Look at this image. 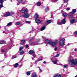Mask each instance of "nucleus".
Listing matches in <instances>:
<instances>
[{
	"label": "nucleus",
	"instance_id": "26",
	"mask_svg": "<svg viewBox=\"0 0 77 77\" xmlns=\"http://www.w3.org/2000/svg\"><path fill=\"white\" fill-rule=\"evenodd\" d=\"M37 5L38 6H41V2H37Z\"/></svg>",
	"mask_w": 77,
	"mask_h": 77
},
{
	"label": "nucleus",
	"instance_id": "7",
	"mask_svg": "<svg viewBox=\"0 0 77 77\" xmlns=\"http://www.w3.org/2000/svg\"><path fill=\"white\" fill-rule=\"evenodd\" d=\"M35 21L36 23L37 24H40L41 22H42V21L40 20L39 19H36L35 20Z\"/></svg>",
	"mask_w": 77,
	"mask_h": 77
},
{
	"label": "nucleus",
	"instance_id": "32",
	"mask_svg": "<svg viewBox=\"0 0 77 77\" xmlns=\"http://www.w3.org/2000/svg\"><path fill=\"white\" fill-rule=\"evenodd\" d=\"M3 5H0V10H1V9H2V8H3Z\"/></svg>",
	"mask_w": 77,
	"mask_h": 77
},
{
	"label": "nucleus",
	"instance_id": "40",
	"mask_svg": "<svg viewBox=\"0 0 77 77\" xmlns=\"http://www.w3.org/2000/svg\"><path fill=\"white\" fill-rule=\"evenodd\" d=\"M59 55H60L59 54H58L57 55H55V57H59Z\"/></svg>",
	"mask_w": 77,
	"mask_h": 77
},
{
	"label": "nucleus",
	"instance_id": "20",
	"mask_svg": "<svg viewBox=\"0 0 77 77\" xmlns=\"http://www.w3.org/2000/svg\"><path fill=\"white\" fill-rule=\"evenodd\" d=\"M5 42L4 40H2L0 42V44H5Z\"/></svg>",
	"mask_w": 77,
	"mask_h": 77
},
{
	"label": "nucleus",
	"instance_id": "38",
	"mask_svg": "<svg viewBox=\"0 0 77 77\" xmlns=\"http://www.w3.org/2000/svg\"><path fill=\"white\" fill-rule=\"evenodd\" d=\"M57 48L56 46L55 47V48H54V50L55 51H57Z\"/></svg>",
	"mask_w": 77,
	"mask_h": 77
},
{
	"label": "nucleus",
	"instance_id": "29",
	"mask_svg": "<svg viewBox=\"0 0 77 77\" xmlns=\"http://www.w3.org/2000/svg\"><path fill=\"white\" fill-rule=\"evenodd\" d=\"M67 66H68V64L65 65H63V67L64 68H66V67H67Z\"/></svg>",
	"mask_w": 77,
	"mask_h": 77
},
{
	"label": "nucleus",
	"instance_id": "16",
	"mask_svg": "<svg viewBox=\"0 0 77 77\" xmlns=\"http://www.w3.org/2000/svg\"><path fill=\"white\" fill-rule=\"evenodd\" d=\"M35 53V52L33 51L30 50L29 52V54H33Z\"/></svg>",
	"mask_w": 77,
	"mask_h": 77
},
{
	"label": "nucleus",
	"instance_id": "59",
	"mask_svg": "<svg viewBox=\"0 0 77 77\" xmlns=\"http://www.w3.org/2000/svg\"><path fill=\"white\" fill-rule=\"evenodd\" d=\"M4 56H6V54H4Z\"/></svg>",
	"mask_w": 77,
	"mask_h": 77
},
{
	"label": "nucleus",
	"instance_id": "8",
	"mask_svg": "<svg viewBox=\"0 0 77 77\" xmlns=\"http://www.w3.org/2000/svg\"><path fill=\"white\" fill-rule=\"evenodd\" d=\"M69 15L68 16V18H72L73 17V15L72 14H70V13H69Z\"/></svg>",
	"mask_w": 77,
	"mask_h": 77
},
{
	"label": "nucleus",
	"instance_id": "9",
	"mask_svg": "<svg viewBox=\"0 0 77 77\" xmlns=\"http://www.w3.org/2000/svg\"><path fill=\"white\" fill-rule=\"evenodd\" d=\"M76 9H73L72 10V12H70V14H74L76 12Z\"/></svg>",
	"mask_w": 77,
	"mask_h": 77
},
{
	"label": "nucleus",
	"instance_id": "51",
	"mask_svg": "<svg viewBox=\"0 0 77 77\" xmlns=\"http://www.w3.org/2000/svg\"><path fill=\"white\" fill-rule=\"evenodd\" d=\"M3 33H6V32H5V31H3Z\"/></svg>",
	"mask_w": 77,
	"mask_h": 77
},
{
	"label": "nucleus",
	"instance_id": "33",
	"mask_svg": "<svg viewBox=\"0 0 77 77\" xmlns=\"http://www.w3.org/2000/svg\"><path fill=\"white\" fill-rule=\"evenodd\" d=\"M74 20L73 19L72 20L70 21L71 23H74Z\"/></svg>",
	"mask_w": 77,
	"mask_h": 77
},
{
	"label": "nucleus",
	"instance_id": "34",
	"mask_svg": "<svg viewBox=\"0 0 77 77\" xmlns=\"http://www.w3.org/2000/svg\"><path fill=\"white\" fill-rule=\"evenodd\" d=\"M23 49V47H20L19 48L20 51H21V50H22Z\"/></svg>",
	"mask_w": 77,
	"mask_h": 77
},
{
	"label": "nucleus",
	"instance_id": "4",
	"mask_svg": "<svg viewBox=\"0 0 77 77\" xmlns=\"http://www.w3.org/2000/svg\"><path fill=\"white\" fill-rule=\"evenodd\" d=\"M60 46L61 47V46H63L64 45V40L63 39H61L60 41Z\"/></svg>",
	"mask_w": 77,
	"mask_h": 77
},
{
	"label": "nucleus",
	"instance_id": "61",
	"mask_svg": "<svg viewBox=\"0 0 77 77\" xmlns=\"http://www.w3.org/2000/svg\"><path fill=\"white\" fill-rule=\"evenodd\" d=\"M1 27H1V26H0V28H1Z\"/></svg>",
	"mask_w": 77,
	"mask_h": 77
},
{
	"label": "nucleus",
	"instance_id": "5",
	"mask_svg": "<svg viewBox=\"0 0 77 77\" xmlns=\"http://www.w3.org/2000/svg\"><path fill=\"white\" fill-rule=\"evenodd\" d=\"M20 12L22 13H27L28 12V10L27 9H24V8H22L20 11Z\"/></svg>",
	"mask_w": 77,
	"mask_h": 77
},
{
	"label": "nucleus",
	"instance_id": "30",
	"mask_svg": "<svg viewBox=\"0 0 77 77\" xmlns=\"http://www.w3.org/2000/svg\"><path fill=\"white\" fill-rule=\"evenodd\" d=\"M48 11H49V8H48V7H47L45 9V12H47Z\"/></svg>",
	"mask_w": 77,
	"mask_h": 77
},
{
	"label": "nucleus",
	"instance_id": "10",
	"mask_svg": "<svg viewBox=\"0 0 77 77\" xmlns=\"http://www.w3.org/2000/svg\"><path fill=\"white\" fill-rule=\"evenodd\" d=\"M31 77H37V75L35 72H33L31 75Z\"/></svg>",
	"mask_w": 77,
	"mask_h": 77
},
{
	"label": "nucleus",
	"instance_id": "54",
	"mask_svg": "<svg viewBox=\"0 0 77 77\" xmlns=\"http://www.w3.org/2000/svg\"><path fill=\"white\" fill-rule=\"evenodd\" d=\"M59 65H62V64H60Z\"/></svg>",
	"mask_w": 77,
	"mask_h": 77
},
{
	"label": "nucleus",
	"instance_id": "28",
	"mask_svg": "<svg viewBox=\"0 0 77 77\" xmlns=\"http://www.w3.org/2000/svg\"><path fill=\"white\" fill-rule=\"evenodd\" d=\"M26 74L27 75H30V72L28 71L26 72Z\"/></svg>",
	"mask_w": 77,
	"mask_h": 77
},
{
	"label": "nucleus",
	"instance_id": "45",
	"mask_svg": "<svg viewBox=\"0 0 77 77\" xmlns=\"http://www.w3.org/2000/svg\"><path fill=\"white\" fill-rule=\"evenodd\" d=\"M26 48H28L29 47V45H26Z\"/></svg>",
	"mask_w": 77,
	"mask_h": 77
},
{
	"label": "nucleus",
	"instance_id": "52",
	"mask_svg": "<svg viewBox=\"0 0 77 77\" xmlns=\"http://www.w3.org/2000/svg\"><path fill=\"white\" fill-rule=\"evenodd\" d=\"M46 63V62H45V61H44V62H43V63Z\"/></svg>",
	"mask_w": 77,
	"mask_h": 77
},
{
	"label": "nucleus",
	"instance_id": "37",
	"mask_svg": "<svg viewBox=\"0 0 77 77\" xmlns=\"http://www.w3.org/2000/svg\"><path fill=\"white\" fill-rule=\"evenodd\" d=\"M15 24V25H17V26H18V25L19 24H20V22H16Z\"/></svg>",
	"mask_w": 77,
	"mask_h": 77
},
{
	"label": "nucleus",
	"instance_id": "48",
	"mask_svg": "<svg viewBox=\"0 0 77 77\" xmlns=\"http://www.w3.org/2000/svg\"><path fill=\"white\" fill-rule=\"evenodd\" d=\"M39 62L38 61V60H37L36 61H35V63H36L37 62Z\"/></svg>",
	"mask_w": 77,
	"mask_h": 77
},
{
	"label": "nucleus",
	"instance_id": "63",
	"mask_svg": "<svg viewBox=\"0 0 77 77\" xmlns=\"http://www.w3.org/2000/svg\"><path fill=\"white\" fill-rule=\"evenodd\" d=\"M32 60H33V59H32Z\"/></svg>",
	"mask_w": 77,
	"mask_h": 77
},
{
	"label": "nucleus",
	"instance_id": "24",
	"mask_svg": "<svg viewBox=\"0 0 77 77\" xmlns=\"http://www.w3.org/2000/svg\"><path fill=\"white\" fill-rule=\"evenodd\" d=\"M24 42H25V40H22L21 42V45H23V44L24 43Z\"/></svg>",
	"mask_w": 77,
	"mask_h": 77
},
{
	"label": "nucleus",
	"instance_id": "1",
	"mask_svg": "<svg viewBox=\"0 0 77 77\" xmlns=\"http://www.w3.org/2000/svg\"><path fill=\"white\" fill-rule=\"evenodd\" d=\"M58 43V40H56L54 42L51 41L50 43V45L52 47H54V46H55Z\"/></svg>",
	"mask_w": 77,
	"mask_h": 77
},
{
	"label": "nucleus",
	"instance_id": "43",
	"mask_svg": "<svg viewBox=\"0 0 77 77\" xmlns=\"http://www.w3.org/2000/svg\"><path fill=\"white\" fill-rule=\"evenodd\" d=\"M75 35H77V31H75Z\"/></svg>",
	"mask_w": 77,
	"mask_h": 77
},
{
	"label": "nucleus",
	"instance_id": "13",
	"mask_svg": "<svg viewBox=\"0 0 77 77\" xmlns=\"http://www.w3.org/2000/svg\"><path fill=\"white\" fill-rule=\"evenodd\" d=\"M54 77H61V75L59 74H57L54 75Z\"/></svg>",
	"mask_w": 77,
	"mask_h": 77
},
{
	"label": "nucleus",
	"instance_id": "62",
	"mask_svg": "<svg viewBox=\"0 0 77 77\" xmlns=\"http://www.w3.org/2000/svg\"><path fill=\"white\" fill-rule=\"evenodd\" d=\"M5 29H6V28H5Z\"/></svg>",
	"mask_w": 77,
	"mask_h": 77
},
{
	"label": "nucleus",
	"instance_id": "25",
	"mask_svg": "<svg viewBox=\"0 0 77 77\" xmlns=\"http://www.w3.org/2000/svg\"><path fill=\"white\" fill-rule=\"evenodd\" d=\"M3 2H4V0H0V3H1L0 5H3Z\"/></svg>",
	"mask_w": 77,
	"mask_h": 77
},
{
	"label": "nucleus",
	"instance_id": "39",
	"mask_svg": "<svg viewBox=\"0 0 77 77\" xmlns=\"http://www.w3.org/2000/svg\"><path fill=\"white\" fill-rule=\"evenodd\" d=\"M25 22L28 23V24H30V21H25Z\"/></svg>",
	"mask_w": 77,
	"mask_h": 77
},
{
	"label": "nucleus",
	"instance_id": "36",
	"mask_svg": "<svg viewBox=\"0 0 77 77\" xmlns=\"http://www.w3.org/2000/svg\"><path fill=\"white\" fill-rule=\"evenodd\" d=\"M17 1L19 3H21L23 2L22 0H17Z\"/></svg>",
	"mask_w": 77,
	"mask_h": 77
},
{
	"label": "nucleus",
	"instance_id": "35",
	"mask_svg": "<svg viewBox=\"0 0 77 77\" xmlns=\"http://www.w3.org/2000/svg\"><path fill=\"white\" fill-rule=\"evenodd\" d=\"M16 57H17V56H13L12 57V59H14L15 58H16Z\"/></svg>",
	"mask_w": 77,
	"mask_h": 77
},
{
	"label": "nucleus",
	"instance_id": "19",
	"mask_svg": "<svg viewBox=\"0 0 77 77\" xmlns=\"http://www.w3.org/2000/svg\"><path fill=\"white\" fill-rule=\"evenodd\" d=\"M58 61L57 60H56L55 61H52V62L54 63V64H57V62Z\"/></svg>",
	"mask_w": 77,
	"mask_h": 77
},
{
	"label": "nucleus",
	"instance_id": "31",
	"mask_svg": "<svg viewBox=\"0 0 77 77\" xmlns=\"http://www.w3.org/2000/svg\"><path fill=\"white\" fill-rule=\"evenodd\" d=\"M24 53V51H22L20 52V54L21 55L23 54Z\"/></svg>",
	"mask_w": 77,
	"mask_h": 77
},
{
	"label": "nucleus",
	"instance_id": "50",
	"mask_svg": "<svg viewBox=\"0 0 77 77\" xmlns=\"http://www.w3.org/2000/svg\"><path fill=\"white\" fill-rule=\"evenodd\" d=\"M77 49H74V51H77Z\"/></svg>",
	"mask_w": 77,
	"mask_h": 77
},
{
	"label": "nucleus",
	"instance_id": "56",
	"mask_svg": "<svg viewBox=\"0 0 77 77\" xmlns=\"http://www.w3.org/2000/svg\"><path fill=\"white\" fill-rule=\"evenodd\" d=\"M32 31H30L29 33H31V32H32Z\"/></svg>",
	"mask_w": 77,
	"mask_h": 77
},
{
	"label": "nucleus",
	"instance_id": "42",
	"mask_svg": "<svg viewBox=\"0 0 77 77\" xmlns=\"http://www.w3.org/2000/svg\"><path fill=\"white\" fill-rule=\"evenodd\" d=\"M58 0H54V2L56 3V2H57Z\"/></svg>",
	"mask_w": 77,
	"mask_h": 77
},
{
	"label": "nucleus",
	"instance_id": "22",
	"mask_svg": "<svg viewBox=\"0 0 77 77\" xmlns=\"http://www.w3.org/2000/svg\"><path fill=\"white\" fill-rule=\"evenodd\" d=\"M18 64L16 63L14 65V67H15V68H17V67L18 66Z\"/></svg>",
	"mask_w": 77,
	"mask_h": 77
},
{
	"label": "nucleus",
	"instance_id": "58",
	"mask_svg": "<svg viewBox=\"0 0 77 77\" xmlns=\"http://www.w3.org/2000/svg\"><path fill=\"white\" fill-rule=\"evenodd\" d=\"M17 5H19V3H17Z\"/></svg>",
	"mask_w": 77,
	"mask_h": 77
},
{
	"label": "nucleus",
	"instance_id": "44",
	"mask_svg": "<svg viewBox=\"0 0 77 77\" xmlns=\"http://www.w3.org/2000/svg\"><path fill=\"white\" fill-rule=\"evenodd\" d=\"M2 53H4V52H5V50L3 49H2Z\"/></svg>",
	"mask_w": 77,
	"mask_h": 77
},
{
	"label": "nucleus",
	"instance_id": "41",
	"mask_svg": "<svg viewBox=\"0 0 77 77\" xmlns=\"http://www.w3.org/2000/svg\"><path fill=\"white\" fill-rule=\"evenodd\" d=\"M70 8H66L67 11H69L70 10Z\"/></svg>",
	"mask_w": 77,
	"mask_h": 77
},
{
	"label": "nucleus",
	"instance_id": "15",
	"mask_svg": "<svg viewBox=\"0 0 77 77\" xmlns=\"http://www.w3.org/2000/svg\"><path fill=\"white\" fill-rule=\"evenodd\" d=\"M57 24H58V25H62V23L61 21H60V20H58L57 21Z\"/></svg>",
	"mask_w": 77,
	"mask_h": 77
},
{
	"label": "nucleus",
	"instance_id": "46",
	"mask_svg": "<svg viewBox=\"0 0 77 77\" xmlns=\"http://www.w3.org/2000/svg\"><path fill=\"white\" fill-rule=\"evenodd\" d=\"M33 57H36V55H35V54H33Z\"/></svg>",
	"mask_w": 77,
	"mask_h": 77
},
{
	"label": "nucleus",
	"instance_id": "47",
	"mask_svg": "<svg viewBox=\"0 0 77 77\" xmlns=\"http://www.w3.org/2000/svg\"><path fill=\"white\" fill-rule=\"evenodd\" d=\"M44 39H46V38H45V37H42Z\"/></svg>",
	"mask_w": 77,
	"mask_h": 77
},
{
	"label": "nucleus",
	"instance_id": "3",
	"mask_svg": "<svg viewBox=\"0 0 77 77\" xmlns=\"http://www.w3.org/2000/svg\"><path fill=\"white\" fill-rule=\"evenodd\" d=\"M13 14H14V13L13 12H8L4 15V17H9V16H11Z\"/></svg>",
	"mask_w": 77,
	"mask_h": 77
},
{
	"label": "nucleus",
	"instance_id": "17",
	"mask_svg": "<svg viewBox=\"0 0 77 77\" xmlns=\"http://www.w3.org/2000/svg\"><path fill=\"white\" fill-rule=\"evenodd\" d=\"M45 28H46L45 26H42L41 29V31H42V30H45Z\"/></svg>",
	"mask_w": 77,
	"mask_h": 77
},
{
	"label": "nucleus",
	"instance_id": "12",
	"mask_svg": "<svg viewBox=\"0 0 77 77\" xmlns=\"http://www.w3.org/2000/svg\"><path fill=\"white\" fill-rule=\"evenodd\" d=\"M45 42L47 44H50V43H51V41L48 39H46L45 40Z\"/></svg>",
	"mask_w": 77,
	"mask_h": 77
},
{
	"label": "nucleus",
	"instance_id": "14",
	"mask_svg": "<svg viewBox=\"0 0 77 77\" xmlns=\"http://www.w3.org/2000/svg\"><path fill=\"white\" fill-rule=\"evenodd\" d=\"M62 23L63 24L66 23V20H65V19H64L62 20Z\"/></svg>",
	"mask_w": 77,
	"mask_h": 77
},
{
	"label": "nucleus",
	"instance_id": "23",
	"mask_svg": "<svg viewBox=\"0 0 77 77\" xmlns=\"http://www.w3.org/2000/svg\"><path fill=\"white\" fill-rule=\"evenodd\" d=\"M11 25H12V22H10L6 26V27H7L8 26H11Z\"/></svg>",
	"mask_w": 77,
	"mask_h": 77
},
{
	"label": "nucleus",
	"instance_id": "27",
	"mask_svg": "<svg viewBox=\"0 0 77 77\" xmlns=\"http://www.w3.org/2000/svg\"><path fill=\"white\" fill-rule=\"evenodd\" d=\"M41 60H42V58H40L37 59V61H38V62L39 61H41Z\"/></svg>",
	"mask_w": 77,
	"mask_h": 77
},
{
	"label": "nucleus",
	"instance_id": "2",
	"mask_svg": "<svg viewBox=\"0 0 77 77\" xmlns=\"http://www.w3.org/2000/svg\"><path fill=\"white\" fill-rule=\"evenodd\" d=\"M69 62H71L72 64L73 65H75L77 64V61L76 60H69Z\"/></svg>",
	"mask_w": 77,
	"mask_h": 77
},
{
	"label": "nucleus",
	"instance_id": "6",
	"mask_svg": "<svg viewBox=\"0 0 77 77\" xmlns=\"http://www.w3.org/2000/svg\"><path fill=\"white\" fill-rule=\"evenodd\" d=\"M23 17L24 18H27L29 17V15L28 14H25L23 15Z\"/></svg>",
	"mask_w": 77,
	"mask_h": 77
},
{
	"label": "nucleus",
	"instance_id": "21",
	"mask_svg": "<svg viewBox=\"0 0 77 77\" xmlns=\"http://www.w3.org/2000/svg\"><path fill=\"white\" fill-rule=\"evenodd\" d=\"M63 16L64 17H66L68 16V14H67V13L64 14H63Z\"/></svg>",
	"mask_w": 77,
	"mask_h": 77
},
{
	"label": "nucleus",
	"instance_id": "18",
	"mask_svg": "<svg viewBox=\"0 0 77 77\" xmlns=\"http://www.w3.org/2000/svg\"><path fill=\"white\" fill-rule=\"evenodd\" d=\"M34 18H39V15H38V14H35L34 15Z\"/></svg>",
	"mask_w": 77,
	"mask_h": 77
},
{
	"label": "nucleus",
	"instance_id": "11",
	"mask_svg": "<svg viewBox=\"0 0 77 77\" xmlns=\"http://www.w3.org/2000/svg\"><path fill=\"white\" fill-rule=\"evenodd\" d=\"M51 20H49L47 21L45 23V24H46V25H48V24H49L50 23H51Z\"/></svg>",
	"mask_w": 77,
	"mask_h": 77
},
{
	"label": "nucleus",
	"instance_id": "49",
	"mask_svg": "<svg viewBox=\"0 0 77 77\" xmlns=\"http://www.w3.org/2000/svg\"><path fill=\"white\" fill-rule=\"evenodd\" d=\"M40 72H42V69H39Z\"/></svg>",
	"mask_w": 77,
	"mask_h": 77
},
{
	"label": "nucleus",
	"instance_id": "53",
	"mask_svg": "<svg viewBox=\"0 0 77 77\" xmlns=\"http://www.w3.org/2000/svg\"><path fill=\"white\" fill-rule=\"evenodd\" d=\"M64 3H65V2H66V1H65V0L64 1Z\"/></svg>",
	"mask_w": 77,
	"mask_h": 77
},
{
	"label": "nucleus",
	"instance_id": "55",
	"mask_svg": "<svg viewBox=\"0 0 77 77\" xmlns=\"http://www.w3.org/2000/svg\"><path fill=\"white\" fill-rule=\"evenodd\" d=\"M37 42H38L39 41H38V40H37Z\"/></svg>",
	"mask_w": 77,
	"mask_h": 77
},
{
	"label": "nucleus",
	"instance_id": "57",
	"mask_svg": "<svg viewBox=\"0 0 77 77\" xmlns=\"http://www.w3.org/2000/svg\"><path fill=\"white\" fill-rule=\"evenodd\" d=\"M38 68H40V67H38Z\"/></svg>",
	"mask_w": 77,
	"mask_h": 77
},
{
	"label": "nucleus",
	"instance_id": "60",
	"mask_svg": "<svg viewBox=\"0 0 77 77\" xmlns=\"http://www.w3.org/2000/svg\"><path fill=\"white\" fill-rule=\"evenodd\" d=\"M64 41H65V39H64Z\"/></svg>",
	"mask_w": 77,
	"mask_h": 77
},
{
	"label": "nucleus",
	"instance_id": "64",
	"mask_svg": "<svg viewBox=\"0 0 77 77\" xmlns=\"http://www.w3.org/2000/svg\"><path fill=\"white\" fill-rule=\"evenodd\" d=\"M5 1H6V0H5Z\"/></svg>",
	"mask_w": 77,
	"mask_h": 77
}]
</instances>
